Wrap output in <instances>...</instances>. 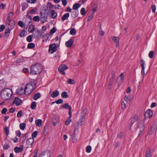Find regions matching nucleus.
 Masks as SVG:
<instances>
[{
	"label": "nucleus",
	"instance_id": "f257e3e1",
	"mask_svg": "<svg viewBox=\"0 0 157 157\" xmlns=\"http://www.w3.org/2000/svg\"><path fill=\"white\" fill-rule=\"evenodd\" d=\"M36 84L34 82L28 83L25 87L24 92L25 95H28L30 94L35 88Z\"/></svg>",
	"mask_w": 157,
	"mask_h": 157
},
{
	"label": "nucleus",
	"instance_id": "f03ea898",
	"mask_svg": "<svg viewBox=\"0 0 157 157\" xmlns=\"http://www.w3.org/2000/svg\"><path fill=\"white\" fill-rule=\"evenodd\" d=\"M42 70L41 65L37 63L31 67L30 74L33 75H37L40 73Z\"/></svg>",
	"mask_w": 157,
	"mask_h": 157
},
{
	"label": "nucleus",
	"instance_id": "7ed1b4c3",
	"mask_svg": "<svg viewBox=\"0 0 157 157\" xmlns=\"http://www.w3.org/2000/svg\"><path fill=\"white\" fill-rule=\"evenodd\" d=\"M13 94L12 90L9 88L2 90L0 92V96L2 99L7 100Z\"/></svg>",
	"mask_w": 157,
	"mask_h": 157
},
{
	"label": "nucleus",
	"instance_id": "20e7f679",
	"mask_svg": "<svg viewBox=\"0 0 157 157\" xmlns=\"http://www.w3.org/2000/svg\"><path fill=\"white\" fill-rule=\"evenodd\" d=\"M14 13L10 12L9 13L6 19V25L8 26L7 29H12L15 25L14 21L11 19V17L13 16Z\"/></svg>",
	"mask_w": 157,
	"mask_h": 157
},
{
	"label": "nucleus",
	"instance_id": "39448f33",
	"mask_svg": "<svg viewBox=\"0 0 157 157\" xmlns=\"http://www.w3.org/2000/svg\"><path fill=\"white\" fill-rule=\"evenodd\" d=\"M145 120H141L140 122L138 124L137 126L138 127L140 128V133L139 134V136H142L143 134L144 133V123Z\"/></svg>",
	"mask_w": 157,
	"mask_h": 157
},
{
	"label": "nucleus",
	"instance_id": "423d86ee",
	"mask_svg": "<svg viewBox=\"0 0 157 157\" xmlns=\"http://www.w3.org/2000/svg\"><path fill=\"white\" fill-rule=\"evenodd\" d=\"M47 13L45 11H43L40 12V19L41 21L44 23L47 21Z\"/></svg>",
	"mask_w": 157,
	"mask_h": 157
},
{
	"label": "nucleus",
	"instance_id": "0eeeda50",
	"mask_svg": "<svg viewBox=\"0 0 157 157\" xmlns=\"http://www.w3.org/2000/svg\"><path fill=\"white\" fill-rule=\"evenodd\" d=\"M139 119V117L137 116H134L131 119L130 123V128H131V127L134 124H137L138 123V120Z\"/></svg>",
	"mask_w": 157,
	"mask_h": 157
},
{
	"label": "nucleus",
	"instance_id": "6e6552de",
	"mask_svg": "<svg viewBox=\"0 0 157 157\" xmlns=\"http://www.w3.org/2000/svg\"><path fill=\"white\" fill-rule=\"evenodd\" d=\"M57 50V46L55 44H51L49 46L48 52L52 54L55 52Z\"/></svg>",
	"mask_w": 157,
	"mask_h": 157
},
{
	"label": "nucleus",
	"instance_id": "1a4fd4ad",
	"mask_svg": "<svg viewBox=\"0 0 157 157\" xmlns=\"http://www.w3.org/2000/svg\"><path fill=\"white\" fill-rule=\"evenodd\" d=\"M68 69V67L66 64H63L59 67L58 69L59 71L62 75H64L65 73L64 71Z\"/></svg>",
	"mask_w": 157,
	"mask_h": 157
},
{
	"label": "nucleus",
	"instance_id": "9d476101",
	"mask_svg": "<svg viewBox=\"0 0 157 157\" xmlns=\"http://www.w3.org/2000/svg\"><path fill=\"white\" fill-rule=\"evenodd\" d=\"M116 73L114 71H113L112 72V76L110 78L108 82V85L109 86H111L113 84L114 82V80L115 79Z\"/></svg>",
	"mask_w": 157,
	"mask_h": 157
},
{
	"label": "nucleus",
	"instance_id": "9b49d317",
	"mask_svg": "<svg viewBox=\"0 0 157 157\" xmlns=\"http://www.w3.org/2000/svg\"><path fill=\"white\" fill-rule=\"evenodd\" d=\"M140 65L142 67L141 71V74L142 76H143V79L144 78V77L145 75L144 72L145 67L144 66V60L141 59L140 61Z\"/></svg>",
	"mask_w": 157,
	"mask_h": 157
},
{
	"label": "nucleus",
	"instance_id": "f8f14e48",
	"mask_svg": "<svg viewBox=\"0 0 157 157\" xmlns=\"http://www.w3.org/2000/svg\"><path fill=\"white\" fill-rule=\"evenodd\" d=\"M153 115V112L150 109L147 110L144 114V117L146 118H150Z\"/></svg>",
	"mask_w": 157,
	"mask_h": 157
},
{
	"label": "nucleus",
	"instance_id": "ddd939ff",
	"mask_svg": "<svg viewBox=\"0 0 157 157\" xmlns=\"http://www.w3.org/2000/svg\"><path fill=\"white\" fill-rule=\"evenodd\" d=\"M38 157H51V153L49 151L42 152Z\"/></svg>",
	"mask_w": 157,
	"mask_h": 157
},
{
	"label": "nucleus",
	"instance_id": "4468645a",
	"mask_svg": "<svg viewBox=\"0 0 157 157\" xmlns=\"http://www.w3.org/2000/svg\"><path fill=\"white\" fill-rule=\"evenodd\" d=\"M34 142V140L32 138H30L28 139L26 141V144L28 146V147H29L30 146L31 147Z\"/></svg>",
	"mask_w": 157,
	"mask_h": 157
},
{
	"label": "nucleus",
	"instance_id": "2eb2a0df",
	"mask_svg": "<svg viewBox=\"0 0 157 157\" xmlns=\"http://www.w3.org/2000/svg\"><path fill=\"white\" fill-rule=\"evenodd\" d=\"M21 103V100L18 97L16 98L14 101L13 102V104H15L16 106L20 105Z\"/></svg>",
	"mask_w": 157,
	"mask_h": 157
},
{
	"label": "nucleus",
	"instance_id": "dca6fc26",
	"mask_svg": "<svg viewBox=\"0 0 157 157\" xmlns=\"http://www.w3.org/2000/svg\"><path fill=\"white\" fill-rule=\"evenodd\" d=\"M74 42L73 39H70L68 41H67L65 43L66 46L68 48L71 47Z\"/></svg>",
	"mask_w": 157,
	"mask_h": 157
},
{
	"label": "nucleus",
	"instance_id": "f3484780",
	"mask_svg": "<svg viewBox=\"0 0 157 157\" xmlns=\"http://www.w3.org/2000/svg\"><path fill=\"white\" fill-rule=\"evenodd\" d=\"M50 17L51 18H54L56 17L57 15V13L55 12L53 10H50L49 11Z\"/></svg>",
	"mask_w": 157,
	"mask_h": 157
},
{
	"label": "nucleus",
	"instance_id": "a211bd4d",
	"mask_svg": "<svg viewBox=\"0 0 157 157\" xmlns=\"http://www.w3.org/2000/svg\"><path fill=\"white\" fill-rule=\"evenodd\" d=\"M113 41L116 44V46L118 47L119 46V38L118 37L114 36L112 39Z\"/></svg>",
	"mask_w": 157,
	"mask_h": 157
},
{
	"label": "nucleus",
	"instance_id": "6ab92c4d",
	"mask_svg": "<svg viewBox=\"0 0 157 157\" xmlns=\"http://www.w3.org/2000/svg\"><path fill=\"white\" fill-rule=\"evenodd\" d=\"M43 31V30H37L36 31H35V34L36 35V36L38 37H40L42 36H44V33Z\"/></svg>",
	"mask_w": 157,
	"mask_h": 157
},
{
	"label": "nucleus",
	"instance_id": "aec40b11",
	"mask_svg": "<svg viewBox=\"0 0 157 157\" xmlns=\"http://www.w3.org/2000/svg\"><path fill=\"white\" fill-rule=\"evenodd\" d=\"M85 117L83 116H81L79 120L77 122L78 125L82 126L85 120Z\"/></svg>",
	"mask_w": 157,
	"mask_h": 157
},
{
	"label": "nucleus",
	"instance_id": "412c9836",
	"mask_svg": "<svg viewBox=\"0 0 157 157\" xmlns=\"http://www.w3.org/2000/svg\"><path fill=\"white\" fill-rule=\"evenodd\" d=\"M145 157H151V153L150 148L148 147L147 149Z\"/></svg>",
	"mask_w": 157,
	"mask_h": 157
},
{
	"label": "nucleus",
	"instance_id": "4be33fe9",
	"mask_svg": "<svg viewBox=\"0 0 157 157\" xmlns=\"http://www.w3.org/2000/svg\"><path fill=\"white\" fill-rule=\"evenodd\" d=\"M70 14L69 13H67L64 14L61 17V20L63 21L66 20H67L68 17H69Z\"/></svg>",
	"mask_w": 157,
	"mask_h": 157
},
{
	"label": "nucleus",
	"instance_id": "5701e85b",
	"mask_svg": "<svg viewBox=\"0 0 157 157\" xmlns=\"http://www.w3.org/2000/svg\"><path fill=\"white\" fill-rule=\"evenodd\" d=\"M41 96V94L39 92H37L34 94L33 96V98L34 100H36L39 99Z\"/></svg>",
	"mask_w": 157,
	"mask_h": 157
},
{
	"label": "nucleus",
	"instance_id": "b1692460",
	"mask_svg": "<svg viewBox=\"0 0 157 157\" xmlns=\"http://www.w3.org/2000/svg\"><path fill=\"white\" fill-rule=\"evenodd\" d=\"M21 6L22 10L23 11H25L29 6L28 4L26 2L22 3Z\"/></svg>",
	"mask_w": 157,
	"mask_h": 157
},
{
	"label": "nucleus",
	"instance_id": "393cba45",
	"mask_svg": "<svg viewBox=\"0 0 157 157\" xmlns=\"http://www.w3.org/2000/svg\"><path fill=\"white\" fill-rule=\"evenodd\" d=\"M78 11H74L71 12V15L72 17L75 18L78 16Z\"/></svg>",
	"mask_w": 157,
	"mask_h": 157
},
{
	"label": "nucleus",
	"instance_id": "a878e982",
	"mask_svg": "<svg viewBox=\"0 0 157 157\" xmlns=\"http://www.w3.org/2000/svg\"><path fill=\"white\" fill-rule=\"evenodd\" d=\"M61 108L64 109H68L69 110L71 109V106L69 105L67 103H65V104L61 106Z\"/></svg>",
	"mask_w": 157,
	"mask_h": 157
},
{
	"label": "nucleus",
	"instance_id": "bb28decb",
	"mask_svg": "<svg viewBox=\"0 0 157 157\" xmlns=\"http://www.w3.org/2000/svg\"><path fill=\"white\" fill-rule=\"evenodd\" d=\"M59 94V92L57 90H55L53 91L52 94H51V97L54 98L58 96Z\"/></svg>",
	"mask_w": 157,
	"mask_h": 157
},
{
	"label": "nucleus",
	"instance_id": "cd10ccee",
	"mask_svg": "<svg viewBox=\"0 0 157 157\" xmlns=\"http://www.w3.org/2000/svg\"><path fill=\"white\" fill-rule=\"evenodd\" d=\"M42 120L41 119L36 120L35 121V124L36 126L41 127L42 125Z\"/></svg>",
	"mask_w": 157,
	"mask_h": 157
},
{
	"label": "nucleus",
	"instance_id": "c85d7f7f",
	"mask_svg": "<svg viewBox=\"0 0 157 157\" xmlns=\"http://www.w3.org/2000/svg\"><path fill=\"white\" fill-rule=\"evenodd\" d=\"M81 4L78 3H76L74 4L73 6V9L74 10H77L81 6Z\"/></svg>",
	"mask_w": 157,
	"mask_h": 157
},
{
	"label": "nucleus",
	"instance_id": "c756f323",
	"mask_svg": "<svg viewBox=\"0 0 157 157\" xmlns=\"http://www.w3.org/2000/svg\"><path fill=\"white\" fill-rule=\"evenodd\" d=\"M10 30H5V32L3 35L6 38H8L10 34Z\"/></svg>",
	"mask_w": 157,
	"mask_h": 157
},
{
	"label": "nucleus",
	"instance_id": "7c9ffc66",
	"mask_svg": "<svg viewBox=\"0 0 157 157\" xmlns=\"http://www.w3.org/2000/svg\"><path fill=\"white\" fill-rule=\"evenodd\" d=\"M36 101L32 102L30 106V108L32 109H36Z\"/></svg>",
	"mask_w": 157,
	"mask_h": 157
},
{
	"label": "nucleus",
	"instance_id": "2f4dec72",
	"mask_svg": "<svg viewBox=\"0 0 157 157\" xmlns=\"http://www.w3.org/2000/svg\"><path fill=\"white\" fill-rule=\"evenodd\" d=\"M23 90V88L22 87L19 88L16 90V93L19 95H21L22 94V91Z\"/></svg>",
	"mask_w": 157,
	"mask_h": 157
},
{
	"label": "nucleus",
	"instance_id": "473e14b6",
	"mask_svg": "<svg viewBox=\"0 0 157 157\" xmlns=\"http://www.w3.org/2000/svg\"><path fill=\"white\" fill-rule=\"evenodd\" d=\"M61 96L63 98H67L68 97L67 93L66 91H63L61 94Z\"/></svg>",
	"mask_w": 157,
	"mask_h": 157
},
{
	"label": "nucleus",
	"instance_id": "72a5a7b5",
	"mask_svg": "<svg viewBox=\"0 0 157 157\" xmlns=\"http://www.w3.org/2000/svg\"><path fill=\"white\" fill-rule=\"evenodd\" d=\"M35 47V44L33 43H29L28 44L27 46V48L29 49H32Z\"/></svg>",
	"mask_w": 157,
	"mask_h": 157
},
{
	"label": "nucleus",
	"instance_id": "f704fd0d",
	"mask_svg": "<svg viewBox=\"0 0 157 157\" xmlns=\"http://www.w3.org/2000/svg\"><path fill=\"white\" fill-rule=\"evenodd\" d=\"M0 84L2 86H4L6 84V82L4 78L0 80Z\"/></svg>",
	"mask_w": 157,
	"mask_h": 157
},
{
	"label": "nucleus",
	"instance_id": "c9c22d12",
	"mask_svg": "<svg viewBox=\"0 0 157 157\" xmlns=\"http://www.w3.org/2000/svg\"><path fill=\"white\" fill-rule=\"evenodd\" d=\"M58 122V120L56 117H54L52 119V123L54 126H56Z\"/></svg>",
	"mask_w": 157,
	"mask_h": 157
},
{
	"label": "nucleus",
	"instance_id": "e433bc0d",
	"mask_svg": "<svg viewBox=\"0 0 157 157\" xmlns=\"http://www.w3.org/2000/svg\"><path fill=\"white\" fill-rule=\"evenodd\" d=\"M67 82L69 84H74L75 83L74 80L71 78L68 79Z\"/></svg>",
	"mask_w": 157,
	"mask_h": 157
},
{
	"label": "nucleus",
	"instance_id": "4c0bfd02",
	"mask_svg": "<svg viewBox=\"0 0 157 157\" xmlns=\"http://www.w3.org/2000/svg\"><path fill=\"white\" fill-rule=\"evenodd\" d=\"M37 8L36 7H35L33 9L30 10L29 12L31 14H34L37 11Z\"/></svg>",
	"mask_w": 157,
	"mask_h": 157
},
{
	"label": "nucleus",
	"instance_id": "58836bf2",
	"mask_svg": "<svg viewBox=\"0 0 157 157\" xmlns=\"http://www.w3.org/2000/svg\"><path fill=\"white\" fill-rule=\"evenodd\" d=\"M26 126V124L24 123H22L20 124V128L22 130H24Z\"/></svg>",
	"mask_w": 157,
	"mask_h": 157
},
{
	"label": "nucleus",
	"instance_id": "ea45409f",
	"mask_svg": "<svg viewBox=\"0 0 157 157\" xmlns=\"http://www.w3.org/2000/svg\"><path fill=\"white\" fill-rule=\"evenodd\" d=\"M33 36L31 35H30L26 38L27 41L28 42H31L32 41Z\"/></svg>",
	"mask_w": 157,
	"mask_h": 157
},
{
	"label": "nucleus",
	"instance_id": "a19ab883",
	"mask_svg": "<svg viewBox=\"0 0 157 157\" xmlns=\"http://www.w3.org/2000/svg\"><path fill=\"white\" fill-rule=\"evenodd\" d=\"M123 135V132H121L117 134V137L118 138H119L121 139H122Z\"/></svg>",
	"mask_w": 157,
	"mask_h": 157
},
{
	"label": "nucleus",
	"instance_id": "79ce46f5",
	"mask_svg": "<svg viewBox=\"0 0 157 157\" xmlns=\"http://www.w3.org/2000/svg\"><path fill=\"white\" fill-rule=\"evenodd\" d=\"M80 13L82 15H84L86 13L85 9L84 8H82L80 11Z\"/></svg>",
	"mask_w": 157,
	"mask_h": 157
},
{
	"label": "nucleus",
	"instance_id": "37998d69",
	"mask_svg": "<svg viewBox=\"0 0 157 157\" xmlns=\"http://www.w3.org/2000/svg\"><path fill=\"white\" fill-rule=\"evenodd\" d=\"M38 131H35L33 133H32V139H33L34 138H35L37 135V133H38Z\"/></svg>",
	"mask_w": 157,
	"mask_h": 157
},
{
	"label": "nucleus",
	"instance_id": "c03bdc74",
	"mask_svg": "<svg viewBox=\"0 0 157 157\" xmlns=\"http://www.w3.org/2000/svg\"><path fill=\"white\" fill-rule=\"evenodd\" d=\"M91 147L90 146H88L86 147V151L87 152L89 153L90 152L91 150Z\"/></svg>",
	"mask_w": 157,
	"mask_h": 157
},
{
	"label": "nucleus",
	"instance_id": "a18cd8bd",
	"mask_svg": "<svg viewBox=\"0 0 157 157\" xmlns=\"http://www.w3.org/2000/svg\"><path fill=\"white\" fill-rule=\"evenodd\" d=\"M72 141L73 142H76L77 141V138L76 137V135H72Z\"/></svg>",
	"mask_w": 157,
	"mask_h": 157
},
{
	"label": "nucleus",
	"instance_id": "49530a36",
	"mask_svg": "<svg viewBox=\"0 0 157 157\" xmlns=\"http://www.w3.org/2000/svg\"><path fill=\"white\" fill-rule=\"evenodd\" d=\"M33 20L35 21L38 22L40 21V18L38 16H35L34 17Z\"/></svg>",
	"mask_w": 157,
	"mask_h": 157
},
{
	"label": "nucleus",
	"instance_id": "de8ad7c7",
	"mask_svg": "<svg viewBox=\"0 0 157 157\" xmlns=\"http://www.w3.org/2000/svg\"><path fill=\"white\" fill-rule=\"evenodd\" d=\"M25 30H22L20 33L19 36L21 37L24 36L25 35Z\"/></svg>",
	"mask_w": 157,
	"mask_h": 157
},
{
	"label": "nucleus",
	"instance_id": "09e8293b",
	"mask_svg": "<svg viewBox=\"0 0 157 157\" xmlns=\"http://www.w3.org/2000/svg\"><path fill=\"white\" fill-rule=\"evenodd\" d=\"M24 59L23 58H17L16 60V62L17 63H20L21 62H22L24 61Z\"/></svg>",
	"mask_w": 157,
	"mask_h": 157
},
{
	"label": "nucleus",
	"instance_id": "8fccbe9b",
	"mask_svg": "<svg viewBox=\"0 0 157 157\" xmlns=\"http://www.w3.org/2000/svg\"><path fill=\"white\" fill-rule=\"evenodd\" d=\"M154 52L153 51H151L149 53V57L150 58H152L154 56Z\"/></svg>",
	"mask_w": 157,
	"mask_h": 157
},
{
	"label": "nucleus",
	"instance_id": "3c124183",
	"mask_svg": "<svg viewBox=\"0 0 157 157\" xmlns=\"http://www.w3.org/2000/svg\"><path fill=\"white\" fill-rule=\"evenodd\" d=\"M57 104H62L63 102V100L62 99H59L55 101Z\"/></svg>",
	"mask_w": 157,
	"mask_h": 157
},
{
	"label": "nucleus",
	"instance_id": "603ef678",
	"mask_svg": "<svg viewBox=\"0 0 157 157\" xmlns=\"http://www.w3.org/2000/svg\"><path fill=\"white\" fill-rule=\"evenodd\" d=\"M4 131L6 134V135L7 136L9 133V128L7 127H6L4 128Z\"/></svg>",
	"mask_w": 157,
	"mask_h": 157
},
{
	"label": "nucleus",
	"instance_id": "864d4df0",
	"mask_svg": "<svg viewBox=\"0 0 157 157\" xmlns=\"http://www.w3.org/2000/svg\"><path fill=\"white\" fill-rule=\"evenodd\" d=\"M23 114L22 111L20 110L18 111L17 114V116L18 117H20L22 116Z\"/></svg>",
	"mask_w": 157,
	"mask_h": 157
},
{
	"label": "nucleus",
	"instance_id": "5fc2aeb1",
	"mask_svg": "<svg viewBox=\"0 0 157 157\" xmlns=\"http://www.w3.org/2000/svg\"><path fill=\"white\" fill-rule=\"evenodd\" d=\"M94 13H93L89 16L88 18L87 21H90L94 17Z\"/></svg>",
	"mask_w": 157,
	"mask_h": 157
},
{
	"label": "nucleus",
	"instance_id": "6e6d98bb",
	"mask_svg": "<svg viewBox=\"0 0 157 157\" xmlns=\"http://www.w3.org/2000/svg\"><path fill=\"white\" fill-rule=\"evenodd\" d=\"M124 74L123 73H121V75H120V76L121 77V83H123V80L124 79Z\"/></svg>",
	"mask_w": 157,
	"mask_h": 157
},
{
	"label": "nucleus",
	"instance_id": "4d7b16f0",
	"mask_svg": "<svg viewBox=\"0 0 157 157\" xmlns=\"http://www.w3.org/2000/svg\"><path fill=\"white\" fill-rule=\"evenodd\" d=\"M76 33V30H70V33L72 35H75Z\"/></svg>",
	"mask_w": 157,
	"mask_h": 157
},
{
	"label": "nucleus",
	"instance_id": "13d9d810",
	"mask_svg": "<svg viewBox=\"0 0 157 157\" xmlns=\"http://www.w3.org/2000/svg\"><path fill=\"white\" fill-rule=\"evenodd\" d=\"M71 120L70 119H68V118L67 120L65 122V124L67 125H69L70 123L71 122Z\"/></svg>",
	"mask_w": 157,
	"mask_h": 157
},
{
	"label": "nucleus",
	"instance_id": "bf43d9fd",
	"mask_svg": "<svg viewBox=\"0 0 157 157\" xmlns=\"http://www.w3.org/2000/svg\"><path fill=\"white\" fill-rule=\"evenodd\" d=\"M156 6L155 5H153L151 6V9L152 10V12L153 13H155L156 10Z\"/></svg>",
	"mask_w": 157,
	"mask_h": 157
},
{
	"label": "nucleus",
	"instance_id": "052dcab7",
	"mask_svg": "<svg viewBox=\"0 0 157 157\" xmlns=\"http://www.w3.org/2000/svg\"><path fill=\"white\" fill-rule=\"evenodd\" d=\"M27 2L31 3H36L37 0H26Z\"/></svg>",
	"mask_w": 157,
	"mask_h": 157
},
{
	"label": "nucleus",
	"instance_id": "680f3d73",
	"mask_svg": "<svg viewBox=\"0 0 157 157\" xmlns=\"http://www.w3.org/2000/svg\"><path fill=\"white\" fill-rule=\"evenodd\" d=\"M17 147L18 148L19 147H16L14 148V151L16 153H18L20 152H21V151H20V149H17V148H16Z\"/></svg>",
	"mask_w": 157,
	"mask_h": 157
},
{
	"label": "nucleus",
	"instance_id": "e2e57ef3",
	"mask_svg": "<svg viewBox=\"0 0 157 157\" xmlns=\"http://www.w3.org/2000/svg\"><path fill=\"white\" fill-rule=\"evenodd\" d=\"M18 25L21 27H23L24 26L23 22L21 21H19L18 22Z\"/></svg>",
	"mask_w": 157,
	"mask_h": 157
},
{
	"label": "nucleus",
	"instance_id": "0e129e2a",
	"mask_svg": "<svg viewBox=\"0 0 157 157\" xmlns=\"http://www.w3.org/2000/svg\"><path fill=\"white\" fill-rule=\"evenodd\" d=\"M7 109L6 108H4L1 111V113L2 114H5L6 112L7 111Z\"/></svg>",
	"mask_w": 157,
	"mask_h": 157
},
{
	"label": "nucleus",
	"instance_id": "69168bd1",
	"mask_svg": "<svg viewBox=\"0 0 157 157\" xmlns=\"http://www.w3.org/2000/svg\"><path fill=\"white\" fill-rule=\"evenodd\" d=\"M120 146V143L119 142H116L114 143L115 148H117Z\"/></svg>",
	"mask_w": 157,
	"mask_h": 157
},
{
	"label": "nucleus",
	"instance_id": "338daca9",
	"mask_svg": "<svg viewBox=\"0 0 157 157\" xmlns=\"http://www.w3.org/2000/svg\"><path fill=\"white\" fill-rule=\"evenodd\" d=\"M6 7V5L5 4H3V3H2L0 5V8L1 9H4Z\"/></svg>",
	"mask_w": 157,
	"mask_h": 157
},
{
	"label": "nucleus",
	"instance_id": "774afa93",
	"mask_svg": "<svg viewBox=\"0 0 157 157\" xmlns=\"http://www.w3.org/2000/svg\"><path fill=\"white\" fill-rule=\"evenodd\" d=\"M72 9L70 7H67V8L65 10V11L66 12H72Z\"/></svg>",
	"mask_w": 157,
	"mask_h": 157
}]
</instances>
